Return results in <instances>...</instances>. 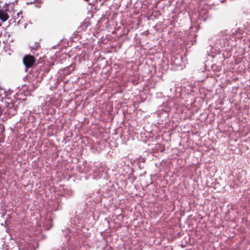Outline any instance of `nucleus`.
<instances>
[{
	"mask_svg": "<svg viewBox=\"0 0 250 250\" xmlns=\"http://www.w3.org/2000/svg\"><path fill=\"white\" fill-rule=\"evenodd\" d=\"M23 62L26 68H29L34 64L35 58L31 55H26L23 58Z\"/></svg>",
	"mask_w": 250,
	"mask_h": 250,
	"instance_id": "f257e3e1",
	"label": "nucleus"
},
{
	"mask_svg": "<svg viewBox=\"0 0 250 250\" xmlns=\"http://www.w3.org/2000/svg\"><path fill=\"white\" fill-rule=\"evenodd\" d=\"M9 18L8 14L4 10H0V19L4 22L6 21Z\"/></svg>",
	"mask_w": 250,
	"mask_h": 250,
	"instance_id": "f03ea898",
	"label": "nucleus"
},
{
	"mask_svg": "<svg viewBox=\"0 0 250 250\" xmlns=\"http://www.w3.org/2000/svg\"><path fill=\"white\" fill-rule=\"evenodd\" d=\"M35 1V0H28V1H27V4H32L33 3H34Z\"/></svg>",
	"mask_w": 250,
	"mask_h": 250,
	"instance_id": "7ed1b4c3",
	"label": "nucleus"
},
{
	"mask_svg": "<svg viewBox=\"0 0 250 250\" xmlns=\"http://www.w3.org/2000/svg\"><path fill=\"white\" fill-rule=\"evenodd\" d=\"M1 26V24L0 23V27Z\"/></svg>",
	"mask_w": 250,
	"mask_h": 250,
	"instance_id": "20e7f679",
	"label": "nucleus"
}]
</instances>
